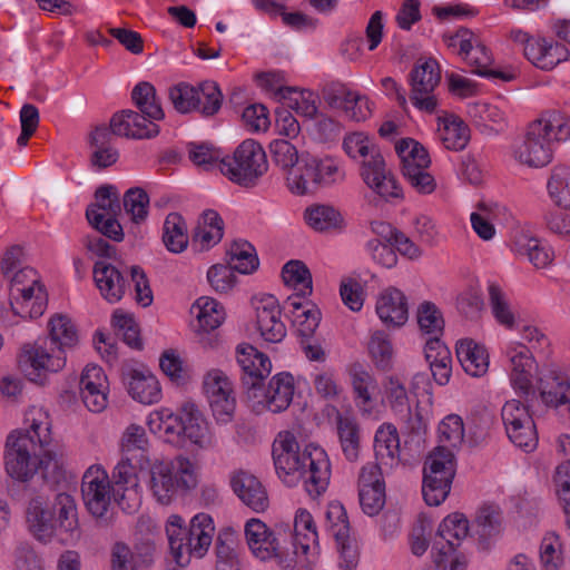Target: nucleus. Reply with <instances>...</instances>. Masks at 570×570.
I'll use <instances>...</instances> for the list:
<instances>
[{
	"label": "nucleus",
	"instance_id": "f257e3e1",
	"mask_svg": "<svg viewBox=\"0 0 570 570\" xmlns=\"http://www.w3.org/2000/svg\"><path fill=\"white\" fill-rule=\"evenodd\" d=\"M24 429L11 431L4 444V468L14 480L28 481L37 473L47 476L58 468V458L48 449L52 442L51 420L47 411L31 406Z\"/></svg>",
	"mask_w": 570,
	"mask_h": 570
},
{
	"label": "nucleus",
	"instance_id": "f03ea898",
	"mask_svg": "<svg viewBox=\"0 0 570 570\" xmlns=\"http://www.w3.org/2000/svg\"><path fill=\"white\" fill-rule=\"evenodd\" d=\"M276 473L284 484L295 487L299 482L311 498L323 494L331 479V462L326 451L315 443L303 449L289 431L279 432L273 443Z\"/></svg>",
	"mask_w": 570,
	"mask_h": 570
},
{
	"label": "nucleus",
	"instance_id": "7ed1b4c3",
	"mask_svg": "<svg viewBox=\"0 0 570 570\" xmlns=\"http://www.w3.org/2000/svg\"><path fill=\"white\" fill-rule=\"evenodd\" d=\"M570 140V118L559 110H547L531 121L523 139L513 148L514 158L529 167H544L552 160L554 142Z\"/></svg>",
	"mask_w": 570,
	"mask_h": 570
},
{
	"label": "nucleus",
	"instance_id": "20e7f679",
	"mask_svg": "<svg viewBox=\"0 0 570 570\" xmlns=\"http://www.w3.org/2000/svg\"><path fill=\"white\" fill-rule=\"evenodd\" d=\"M26 519L29 530L39 541L47 542L58 533L63 541L79 537L76 503L67 493L57 494L52 503L41 495L32 498Z\"/></svg>",
	"mask_w": 570,
	"mask_h": 570
},
{
	"label": "nucleus",
	"instance_id": "39448f33",
	"mask_svg": "<svg viewBox=\"0 0 570 570\" xmlns=\"http://www.w3.org/2000/svg\"><path fill=\"white\" fill-rule=\"evenodd\" d=\"M344 153L361 163V176L375 194L385 200L401 199L403 189L386 169L384 158L373 137L364 131H352L343 138Z\"/></svg>",
	"mask_w": 570,
	"mask_h": 570
},
{
	"label": "nucleus",
	"instance_id": "423d86ee",
	"mask_svg": "<svg viewBox=\"0 0 570 570\" xmlns=\"http://www.w3.org/2000/svg\"><path fill=\"white\" fill-rule=\"evenodd\" d=\"M165 530L175 562L186 567L191 558L200 559L207 553L215 534V524L213 518L205 512L195 514L188 528L179 514H170Z\"/></svg>",
	"mask_w": 570,
	"mask_h": 570
},
{
	"label": "nucleus",
	"instance_id": "0eeeda50",
	"mask_svg": "<svg viewBox=\"0 0 570 570\" xmlns=\"http://www.w3.org/2000/svg\"><path fill=\"white\" fill-rule=\"evenodd\" d=\"M197 483L195 464L185 456H177L150 465L147 489L157 503L169 505L179 493L190 491Z\"/></svg>",
	"mask_w": 570,
	"mask_h": 570
},
{
	"label": "nucleus",
	"instance_id": "6e6552de",
	"mask_svg": "<svg viewBox=\"0 0 570 570\" xmlns=\"http://www.w3.org/2000/svg\"><path fill=\"white\" fill-rule=\"evenodd\" d=\"M18 360L28 381L40 386L47 385L50 376L61 372L67 364L66 352L45 340L24 344Z\"/></svg>",
	"mask_w": 570,
	"mask_h": 570
},
{
	"label": "nucleus",
	"instance_id": "1a4fd4ad",
	"mask_svg": "<svg viewBox=\"0 0 570 570\" xmlns=\"http://www.w3.org/2000/svg\"><path fill=\"white\" fill-rule=\"evenodd\" d=\"M454 474L453 452L444 446H436L426 456L423 469L422 493L429 505H439L448 498Z\"/></svg>",
	"mask_w": 570,
	"mask_h": 570
},
{
	"label": "nucleus",
	"instance_id": "9d476101",
	"mask_svg": "<svg viewBox=\"0 0 570 570\" xmlns=\"http://www.w3.org/2000/svg\"><path fill=\"white\" fill-rule=\"evenodd\" d=\"M263 147L253 139L244 140L232 157L222 159L219 170L232 181L250 186L267 170Z\"/></svg>",
	"mask_w": 570,
	"mask_h": 570
},
{
	"label": "nucleus",
	"instance_id": "9b49d317",
	"mask_svg": "<svg viewBox=\"0 0 570 570\" xmlns=\"http://www.w3.org/2000/svg\"><path fill=\"white\" fill-rule=\"evenodd\" d=\"M168 97L178 112L198 111L205 117L216 115L223 104V94L214 81H205L198 87L179 82L169 89Z\"/></svg>",
	"mask_w": 570,
	"mask_h": 570
},
{
	"label": "nucleus",
	"instance_id": "f8f14e48",
	"mask_svg": "<svg viewBox=\"0 0 570 570\" xmlns=\"http://www.w3.org/2000/svg\"><path fill=\"white\" fill-rule=\"evenodd\" d=\"M295 389L294 376L288 372H281L269 380L266 387L261 383H250L246 400L249 407L258 414L264 411L281 413L291 405Z\"/></svg>",
	"mask_w": 570,
	"mask_h": 570
},
{
	"label": "nucleus",
	"instance_id": "ddd939ff",
	"mask_svg": "<svg viewBox=\"0 0 570 570\" xmlns=\"http://www.w3.org/2000/svg\"><path fill=\"white\" fill-rule=\"evenodd\" d=\"M144 463H137L132 458L121 456L111 474L114 501L127 512H136L142 502V490L138 471Z\"/></svg>",
	"mask_w": 570,
	"mask_h": 570
},
{
	"label": "nucleus",
	"instance_id": "4468645a",
	"mask_svg": "<svg viewBox=\"0 0 570 570\" xmlns=\"http://www.w3.org/2000/svg\"><path fill=\"white\" fill-rule=\"evenodd\" d=\"M501 419L509 440L515 446L527 452L535 449L538 435L528 405L519 400H509L501 409Z\"/></svg>",
	"mask_w": 570,
	"mask_h": 570
},
{
	"label": "nucleus",
	"instance_id": "2eb2a0df",
	"mask_svg": "<svg viewBox=\"0 0 570 570\" xmlns=\"http://www.w3.org/2000/svg\"><path fill=\"white\" fill-rule=\"evenodd\" d=\"M410 99L419 110L433 114L438 109L435 88L441 81V69L434 59H420L414 65L411 73Z\"/></svg>",
	"mask_w": 570,
	"mask_h": 570
},
{
	"label": "nucleus",
	"instance_id": "dca6fc26",
	"mask_svg": "<svg viewBox=\"0 0 570 570\" xmlns=\"http://www.w3.org/2000/svg\"><path fill=\"white\" fill-rule=\"evenodd\" d=\"M81 493L86 508L95 517H102L114 500L112 484L107 471L99 464L87 469L82 476Z\"/></svg>",
	"mask_w": 570,
	"mask_h": 570
},
{
	"label": "nucleus",
	"instance_id": "f3484780",
	"mask_svg": "<svg viewBox=\"0 0 570 570\" xmlns=\"http://www.w3.org/2000/svg\"><path fill=\"white\" fill-rule=\"evenodd\" d=\"M204 390L216 421L230 422L236 409V399L229 377L220 370H210L204 377Z\"/></svg>",
	"mask_w": 570,
	"mask_h": 570
},
{
	"label": "nucleus",
	"instance_id": "a211bd4d",
	"mask_svg": "<svg viewBox=\"0 0 570 570\" xmlns=\"http://www.w3.org/2000/svg\"><path fill=\"white\" fill-rule=\"evenodd\" d=\"M503 355L512 389L519 395L530 394L535 367L534 355L521 342H510L505 346Z\"/></svg>",
	"mask_w": 570,
	"mask_h": 570
},
{
	"label": "nucleus",
	"instance_id": "6ab92c4d",
	"mask_svg": "<svg viewBox=\"0 0 570 570\" xmlns=\"http://www.w3.org/2000/svg\"><path fill=\"white\" fill-rule=\"evenodd\" d=\"M255 324L262 338L269 343H279L286 336V326L282 320V309L277 298L271 294L253 298Z\"/></svg>",
	"mask_w": 570,
	"mask_h": 570
},
{
	"label": "nucleus",
	"instance_id": "aec40b11",
	"mask_svg": "<svg viewBox=\"0 0 570 570\" xmlns=\"http://www.w3.org/2000/svg\"><path fill=\"white\" fill-rule=\"evenodd\" d=\"M348 382L355 406L363 415H372L377 410L380 384L374 373L355 363L348 367Z\"/></svg>",
	"mask_w": 570,
	"mask_h": 570
},
{
	"label": "nucleus",
	"instance_id": "412c9836",
	"mask_svg": "<svg viewBox=\"0 0 570 570\" xmlns=\"http://www.w3.org/2000/svg\"><path fill=\"white\" fill-rule=\"evenodd\" d=\"M245 538L252 553L265 561L273 558L278 559L283 568H292V561L283 560L279 557V543L274 532L257 518H252L245 523Z\"/></svg>",
	"mask_w": 570,
	"mask_h": 570
},
{
	"label": "nucleus",
	"instance_id": "4be33fe9",
	"mask_svg": "<svg viewBox=\"0 0 570 570\" xmlns=\"http://www.w3.org/2000/svg\"><path fill=\"white\" fill-rule=\"evenodd\" d=\"M79 391L80 397L89 411L100 413L107 407L109 382L100 366L88 364L82 370Z\"/></svg>",
	"mask_w": 570,
	"mask_h": 570
},
{
	"label": "nucleus",
	"instance_id": "5701e85b",
	"mask_svg": "<svg viewBox=\"0 0 570 570\" xmlns=\"http://www.w3.org/2000/svg\"><path fill=\"white\" fill-rule=\"evenodd\" d=\"M293 544L297 557L305 558L314 564L320 557L318 534L312 514L306 509H298L293 523Z\"/></svg>",
	"mask_w": 570,
	"mask_h": 570
},
{
	"label": "nucleus",
	"instance_id": "b1692460",
	"mask_svg": "<svg viewBox=\"0 0 570 570\" xmlns=\"http://www.w3.org/2000/svg\"><path fill=\"white\" fill-rule=\"evenodd\" d=\"M180 409L185 414L183 441H188L198 451L215 449L218 444L217 439L198 407L188 402L183 404Z\"/></svg>",
	"mask_w": 570,
	"mask_h": 570
},
{
	"label": "nucleus",
	"instance_id": "393cba45",
	"mask_svg": "<svg viewBox=\"0 0 570 570\" xmlns=\"http://www.w3.org/2000/svg\"><path fill=\"white\" fill-rule=\"evenodd\" d=\"M381 474L372 463L364 465L360 473V504L367 515H376L385 504V487Z\"/></svg>",
	"mask_w": 570,
	"mask_h": 570
},
{
	"label": "nucleus",
	"instance_id": "a878e982",
	"mask_svg": "<svg viewBox=\"0 0 570 570\" xmlns=\"http://www.w3.org/2000/svg\"><path fill=\"white\" fill-rule=\"evenodd\" d=\"M144 114L134 110H122L115 114L110 120V134L120 137L145 139L159 132L158 125Z\"/></svg>",
	"mask_w": 570,
	"mask_h": 570
},
{
	"label": "nucleus",
	"instance_id": "bb28decb",
	"mask_svg": "<svg viewBox=\"0 0 570 570\" xmlns=\"http://www.w3.org/2000/svg\"><path fill=\"white\" fill-rule=\"evenodd\" d=\"M375 312L385 326L400 327L409 318L407 298L401 289L386 287L376 297Z\"/></svg>",
	"mask_w": 570,
	"mask_h": 570
},
{
	"label": "nucleus",
	"instance_id": "cd10ccee",
	"mask_svg": "<svg viewBox=\"0 0 570 570\" xmlns=\"http://www.w3.org/2000/svg\"><path fill=\"white\" fill-rule=\"evenodd\" d=\"M537 389L541 401L550 407L567 406L568 422L570 423V382L556 370L541 374L537 381Z\"/></svg>",
	"mask_w": 570,
	"mask_h": 570
},
{
	"label": "nucleus",
	"instance_id": "c85d7f7f",
	"mask_svg": "<svg viewBox=\"0 0 570 570\" xmlns=\"http://www.w3.org/2000/svg\"><path fill=\"white\" fill-rule=\"evenodd\" d=\"M185 414L174 413L169 407H159L151 411L146 424L149 431L167 443L178 445L183 443Z\"/></svg>",
	"mask_w": 570,
	"mask_h": 570
},
{
	"label": "nucleus",
	"instance_id": "c756f323",
	"mask_svg": "<svg viewBox=\"0 0 570 570\" xmlns=\"http://www.w3.org/2000/svg\"><path fill=\"white\" fill-rule=\"evenodd\" d=\"M124 382L129 395L146 405L161 399V387L157 377L147 368H129L124 373Z\"/></svg>",
	"mask_w": 570,
	"mask_h": 570
},
{
	"label": "nucleus",
	"instance_id": "7c9ffc66",
	"mask_svg": "<svg viewBox=\"0 0 570 570\" xmlns=\"http://www.w3.org/2000/svg\"><path fill=\"white\" fill-rule=\"evenodd\" d=\"M230 485L239 500L255 512H263L268 508V497L259 480L247 472L239 471L233 474Z\"/></svg>",
	"mask_w": 570,
	"mask_h": 570
},
{
	"label": "nucleus",
	"instance_id": "2f4dec72",
	"mask_svg": "<svg viewBox=\"0 0 570 570\" xmlns=\"http://www.w3.org/2000/svg\"><path fill=\"white\" fill-rule=\"evenodd\" d=\"M326 101L333 108L342 109L347 118L364 121L372 116V102L367 97L343 86L328 92Z\"/></svg>",
	"mask_w": 570,
	"mask_h": 570
},
{
	"label": "nucleus",
	"instance_id": "473e14b6",
	"mask_svg": "<svg viewBox=\"0 0 570 570\" xmlns=\"http://www.w3.org/2000/svg\"><path fill=\"white\" fill-rule=\"evenodd\" d=\"M236 360L245 377V384H259L272 371V362L267 355L250 344L242 343L236 347Z\"/></svg>",
	"mask_w": 570,
	"mask_h": 570
},
{
	"label": "nucleus",
	"instance_id": "72a5a7b5",
	"mask_svg": "<svg viewBox=\"0 0 570 570\" xmlns=\"http://www.w3.org/2000/svg\"><path fill=\"white\" fill-rule=\"evenodd\" d=\"M374 452L379 468L382 470H390L399 465L400 462V439L397 430L392 424H384L379 428L374 438Z\"/></svg>",
	"mask_w": 570,
	"mask_h": 570
},
{
	"label": "nucleus",
	"instance_id": "f704fd0d",
	"mask_svg": "<svg viewBox=\"0 0 570 570\" xmlns=\"http://www.w3.org/2000/svg\"><path fill=\"white\" fill-rule=\"evenodd\" d=\"M569 56L570 52L564 45L542 37L537 39L533 47L525 49V58L541 70H552L567 61Z\"/></svg>",
	"mask_w": 570,
	"mask_h": 570
},
{
	"label": "nucleus",
	"instance_id": "c9c22d12",
	"mask_svg": "<svg viewBox=\"0 0 570 570\" xmlns=\"http://www.w3.org/2000/svg\"><path fill=\"white\" fill-rule=\"evenodd\" d=\"M224 236V220L213 209L205 210L197 220L191 237L193 246L198 250H208L216 246Z\"/></svg>",
	"mask_w": 570,
	"mask_h": 570
},
{
	"label": "nucleus",
	"instance_id": "e433bc0d",
	"mask_svg": "<svg viewBox=\"0 0 570 570\" xmlns=\"http://www.w3.org/2000/svg\"><path fill=\"white\" fill-rule=\"evenodd\" d=\"M316 157L302 155L299 163L285 176L286 186L294 195L313 194L317 187Z\"/></svg>",
	"mask_w": 570,
	"mask_h": 570
},
{
	"label": "nucleus",
	"instance_id": "4c0bfd02",
	"mask_svg": "<svg viewBox=\"0 0 570 570\" xmlns=\"http://www.w3.org/2000/svg\"><path fill=\"white\" fill-rule=\"evenodd\" d=\"M436 137L449 150H462L470 139V129L458 116L444 114L438 118Z\"/></svg>",
	"mask_w": 570,
	"mask_h": 570
},
{
	"label": "nucleus",
	"instance_id": "58836bf2",
	"mask_svg": "<svg viewBox=\"0 0 570 570\" xmlns=\"http://www.w3.org/2000/svg\"><path fill=\"white\" fill-rule=\"evenodd\" d=\"M94 279L101 296L109 303L119 302L126 291L121 273L106 262H97L94 267Z\"/></svg>",
	"mask_w": 570,
	"mask_h": 570
},
{
	"label": "nucleus",
	"instance_id": "ea45409f",
	"mask_svg": "<svg viewBox=\"0 0 570 570\" xmlns=\"http://www.w3.org/2000/svg\"><path fill=\"white\" fill-rule=\"evenodd\" d=\"M118 448L121 456L132 458L137 463H146L150 441L142 425L130 423L119 438Z\"/></svg>",
	"mask_w": 570,
	"mask_h": 570
},
{
	"label": "nucleus",
	"instance_id": "a19ab883",
	"mask_svg": "<svg viewBox=\"0 0 570 570\" xmlns=\"http://www.w3.org/2000/svg\"><path fill=\"white\" fill-rule=\"evenodd\" d=\"M458 360L466 374L480 377L488 372L489 354L485 347L473 340H461L456 344Z\"/></svg>",
	"mask_w": 570,
	"mask_h": 570
},
{
	"label": "nucleus",
	"instance_id": "79ce46f5",
	"mask_svg": "<svg viewBox=\"0 0 570 570\" xmlns=\"http://www.w3.org/2000/svg\"><path fill=\"white\" fill-rule=\"evenodd\" d=\"M196 320L195 330L208 333L218 328L225 320L224 307L214 298L202 296L190 307Z\"/></svg>",
	"mask_w": 570,
	"mask_h": 570
},
{
	"label": "nucleus",
	"instance_id": "37998d69",
	"mask_svg": "<svg viewBox=\"0 0 570 570\" xmlns=\"http://www.w3.org/2000/svg\"><path fill=\"white\" fill-rule=\"evenodd\" d=\"M12 312L22 318H37L47 307V293L43 285L23 292L22 295L10 296Z\"/></svg>",
	"mask_w": 570,
	"mask_h": 570
},
{
	"label": "nucleus",
	"instance_id": "c03bdc74",
	"mask_svg": "<svg viewBox=\"0 0 570 570\" xmlns=\"http://www.w3.org/2000/svg\"><path fill=\"white\" fill-rule=\"evenodd\" d=\"M49 337L43 338L51 342L57 347H61L63 352L72 348L78 344V331L72 320L65 314H55L48 322Z\"/></svg>",
	"mask_w": 570,
	"mask_h": 570
},
{
	"label": "nucleus",
	"instance_id": "a18cd8bd",
	"mask_svg": "<svg viewBox=\"0 0 570 570\" xmlns=\"http://www.w3.org/2000/svg\"><path fill=\"white\" fill-rule=\"evenodd\" d=\"M337 436L346 460L356 461L360 453V426L353 416L338 413L336 416Z\"/></svg>",
	"mask_w": 570,
	"mask_h": 570
},
{
	"label": "nucleus",
	"instance_id": "49530a36",
	"mask_svg": "<svg viewBox=\"0 0 570 570\" xmlns=\"http://www.w3.org/2000/svg\"><path fill=\"white\" fill-rule=\"evenodd\" d=\"M395 150L401 161L403 176L409 171L429 168L430 166L431 159L426 149L414 139L407 138L397 141Z\"/></svg>",
	"mask_w": 570,
	"mask_h": 570
},
{
	"label": "nucleus",
	"instance_id": "de8ad7c7",
	"mask_svg": "<svg viewBox=\"0 0 570 570\" xmlns=\"http://www.w3.org/2000/svg\"><path fill=\"white\" fill-rule=\"evenodd\" d=\"M163 243L174 254L183 253L187 248V224L180 214L170 213L166 216L163 225Z\"/></svg>",
	"mask_w": 570,
	"mask_h": 570
},
{
	"label": "nucleus",
	"instance_id": "09e8293b",
	"mask_svg": "<svg viewBox=\"0 0 570 570\" xmlns=\"http://www.w3.org/2000/svg\"><path fill=\"white\" fill-rule=\"evenodd\" d=\"M367 351L371 361L377 370H392L395 351L389 334L383 331L373 332L367 343Z\"/></svg>",
	"mask_w": 570,
	"mask_h": 570
},
{
	"label": "nucleus",
	"instance_id": "8fccbe9b",
	"mask_svg": "<svg viewBox=\"0 0 570 570\" xmlns=\"http://www.w3.org/2000/svg\"><path fill=\"white\" fill-rule=\"evenodd\" d=\"M96 203L87 208L86 216L90 224H99L108 215H116L119 197L112 186H101L96 191Z\"/></svg>",
	"mask_w": 570,
	"mask_h": 570
},
{
	"label": "nucleus",
	"instance_id": "3c124183",
	"mask_svg": "<svg viewBox=\"0 0 570 570\" xmlns=\"http://www.w3.org/2000/svg\"><path fill=\"white\" fill-rule=\"evenodd\" d=\"M519 255L525 256L537 268L547 267L553 259L551 248L538 238L521 235L515 240Z\"/></svg>",
	"mask_w": 570,
	"mask_h": 570
},
{
	"label": "nucleus",
	"instance_id": "603ef678",
	"mask_svg": "<svg viewBox=\"0 0 570 570\" xmlns=\"http://www.w3.org/2000/svg\"><path fill=\"white\" fill-rule=\"evenodd\" d=\"M540 563L542 570H560L564 563L563 542L554 531L547 532L541 540Z\"/></svg>",
	"mask_w": 570,
	"mask_h": 570
},
{
	"label": "nucleus",
	"instance_id": "864d4df0",
	"mask_svg": "<svg viewBox=\"0 0 570 570\" xmlns=\"http://www.w3.org/2000/svg\"><path fill=\"white\" fill-rule=\"evenodd\" d=\"M228 256V265L240 274H250L259 265L254 246L246 240H235L232 243Z\"/></svg>",
	"mask_w": 570,
	"mask_h": 570
},
{
	"label": "nucleus",
	"instance_id": "5fc2aeb1",
	"mask_svg": "<svg viewBox=\"0 0 570 570\" xmlns=\"http://www.w3.org/2000/svg\"><path fill=\"white\" fill-rule=\"evenodd\" d=\"M131 98L141 114L153 120L164 118V110L156 95L155 87L147 81L139 82L131 92Z\"/></svg>",
	"mask_w": 570,
	"mask_h": 570
},
{
	"label": "nucleus",
	"instance_id": "6e6d98bb",
	"mask_svg": "<svg viewBox=\"0 0 570 570\" xmlns=\"http://www.w3.org/2000/svg\"><path fill=\"white\" fill-rule=\"evenodd\" d=\"M111 134L107 127H97L91 134V144L95 151L91 156V165L99 169L114 165L118 159V151L110 147Z\"/></svg>",
	"mask_w": 570,
	"mask_h": 570
},
{
	"label": "nucleus",
	"instance_id": "4d7b16f0",
	"mask_svg": "<svg viewBox=\"0 0 570 570\" xmlns=\"http://www.w3.org/2000/svg\"><path fill=\"white\" fill-rule=\"evenodd\" d=\"M281 102L285 108L296 111L298 115L312 118L317 112V95L311 90L287 88L283 90Z\"/></svg>",
	"mask_w": 570,
	"mask_h": 570
},
{
	"label": "nucleus",
	"instance_id": "13d9d810",
	"mask_svg": "<svg viewBox=\"0 0 570 570\" xmlns=\"http://www.w3.org/2000/svg\"><path fill=\"white\" fill-rule=\"evenodd\" d=\"M548 193L560 207L570 208V168L557 166L548 180Z\"/></svg>",
	"mask_w": 570,
	"mask_h": 570
},
{
	"label": "nucleus",
	"instance_id": "bf43d9fd",
	"mask_svg": "<svg viewBox=\"0 0 570 570\" xmlns=\"http://www.w3.org/2000/svg\"><path fill=\"white\" fill-rule=\"evenodd\" d=\"M488 292L490 307L497 322L509 330L513 328L515 325V317L507 294L495 283L489 284Z\"/></svg>",
	"mask_w": 570,
	"mask_h": 570
},
{
	"label": "nucleus",
	"instance_id": "052dcab7",
	"mask_svg": "<svg viewBox=\"0 0 570 570\" xmlns=\"http://www.w3.org/2000/svg\"><path fill=\"white\" fill-rule=\"evenodd\" d=\"M284 283L302 295L312 293V276L306 265L299 261L286 263L282 271Z\"/></svg>",
	"mask_w": 570,
	"mask_h": 570
},
{
	"label": "nucleus",
	"instance_id": "680f3d73",
	"mask_svg": "<svg viewBox=\"0 0 570 570\" xmlns=\"http://www.w3.org/2000/svg\"><path fill=\"white\" fill-rule=\"evenodd\" d=\"M383 401L397 413L410 409L407 390L400 376L392 374L384 379Z\"/></svg>",
	"mask_w": 570,
	"mask_h": 570
},
{
	"label": "nucleus",
	"instance_id": "e2e57ef3",
	"mask_svg": "<svg viewBox=\"0 0 570 570\" xmlns=\"http://www.w3.org/2000/svg\"><path fill=\"white\" fill-rule=\"evenodd\" d=\"M468 531L469 522L463 514H450L439 525V541L459 547L460 542L468 535Z\"/></svg>",
	"mask_w": 570,
	"mask_h": 570
},
{
	"label": "nucleus",
	"instance_id": "0e129e2a",
	"mask_svg": "<svg viewBox=\"0 0 570 570\" xmlns=\"http://www.w3.org/2000/svg\"><path fill=\"white\" fill-rule=\"evenodd\" d=\"M439 446H444L448 450L455 449L463 443L464 440V425L461 416L450 414L445 416L439 424Z\"/></svg>",
	"mask_w": 570,
	"mask_h": 570
},
{
	"label": "nucleus",
	"instance_id": "69168bd1",
	"mask_svg": "<svg viewBox=\"0 0 570 570\" xmlns=\"http://www.w3.org/2000/svg\"><path fill=\"white\" fill-rule=\"evenodd\" d=\"M417 324L422 333L441 335L444 328V318L441 311L432 302H423L416 311Z\"/></svg>",
	"mask_w": 570,
	"mask_h": 570
},
{
	"label": "nucleus",
	"instance_id": "338daca9",
	"mask_svg": "<svg viewBox=\"0 0 570 570\" xmlns=\"http://www.w3.org/2000/svg\"><path fill=\"white\" fill-rule=\"evenodd\" d=\"M306 223L318 232L336 228L342 223L341 214L331 206L320 205L306 209Z\"/></svg>",
	"mask_w": 570,
	"mask_h": 570
},
{
	"label": "nucleus",
	"instance_id": "774afa93",
	"mask_svg": "<svg viewBox=\"0 0 570 570\" xmlns=\"http://www.w3.org/2000/svg\"><path fill=\"white\" fill-rule=\"evenodd\" d=\"M456 546L436 541L433 552L434 570H464L465 558L456 550Z\"/></svg>",
	"mask_w": 570,
	"mask_h": 570
}]
</instances>
